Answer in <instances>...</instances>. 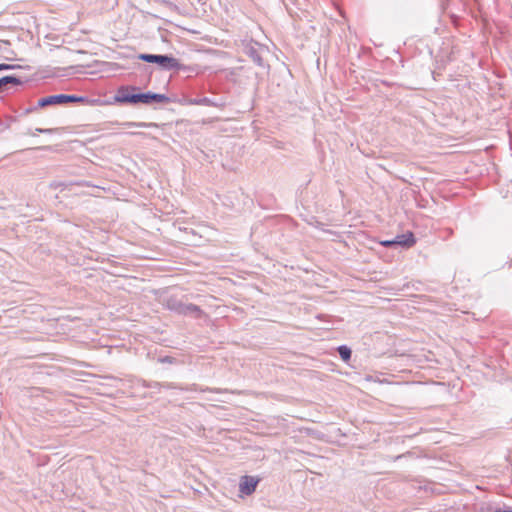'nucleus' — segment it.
Here are the masks:
<instances>
[{
	"mask_svg": "<svg viewBox=\"0 0 512 512\" xmlns=\"http://www.w3.org/2000/svg\"><path fill=\"white\" fill-rule=\"evenodd\" d=\"M258 484V480L252 476H243L239 483V491L241 494L250 495L252 494Z\"/></svg>",
	"mask_w": 512,
	"mask_h": 512,
	"instance_id": "3",
	"label": "nucleus"
},
{
	"mask_svg": "<svg viewBox=\"0 0 512 512\" xmlns=\"http://www.w3.org/2000/svg\"><path fill=\"white\" fill-rule=\"evenodd\" d=\"M14 68H16L15 65L6 64V63L0 64V71H2V70H11V69H14Z\"/></svg>",
	"mask_w": 512,
	"mask_h": 512,
	"instance_id": "13",
	"label": "nucleus"
},
{
	"mask_svg": "<svg viewBox=\"0 0 512 512\" xmlns=\"http://www.w3.org/2000/svg\"><path fill=\"white\" fill-rule=\"evenodd\" d=\"M338 353L344 361H348L351 358V350L345 345L338 347Z\"/></svg>",
	"mask_w": 512,
	"mask_h": 512,
	"instance_id": "9",
	"label": "nucleus"
},
{
	"mask_svg": "<svg viewBox=\"0 0 512 512\" xmlns=\"http://www.w3.org/2000/svg\"><path fill=\"white\" fill-rule=\"evenodd\" d=\"M393 242H395V245H399L403 248H410L412 247L416 240L412 232H408L406 234L397 235Z\"/></svg>",
	"mask_w": 512,
	"mask_h": 512,
	"instance_id": "5",
	"label": "nucleus"
},
{
	"mask_svg": "<svg viewBox=\"0 0 512 512\" xmlns=\"http://www.w3.org/2000/svg\"><path fill=\"white\" fill-rule=\"evenodd\" d=\"M178 313L182 315H192L195 318H200L203 315V311L199 306L192 303H178Z\"/></svg>",
	"mask_w": 512,
	"mask_h": 512,
	"instance_id": "4",
	"label": "nucleus"
},
{
	"mask_svg": "<svg viewBox=\"0 0 512 512\" xmlns=\"http://www.w3.org/2000/svg\"><path fill=\"white\" fill-rule=\"evenodd\" d=\"M37 133H43V134H51L54 132V129H42V128H37L35 130Z\"/></svg>",
	"mask_w": 512,
	"mask_h": 512,
	"instance_id": "14",
	"label": "nucleus"
},
{
	"mask_svg": "<svg viewBox=\"0 0 512 512\" xmlns=\"http://www.w3.org/2000/svg\"><path fill=\"white\" fill-rule=\"evenodd\" d=\"M381 244L385 247H391L395 245V242H393V240H386L382 241Z\"/></svg>",
	"mask_w": 512,
	"mask_h": 512,
	"instance_id": "16",
	"label": "nucleus"
},
{
	"mask_svg": "<svg viewBox=\"0 0 512 512\" xmlns=\"http://www.w3.org/2000/svg\"><path fill=\"white\" fill-rule=\"evenodd\" d=\"M23 81L16 76H4L0 78V91L8 84L21 85Z\"/></svg>",
	"mask_w": 512,
	"mask_h": 512,
	"instance_id": "7",
	"label": "nucleus"
},
{
	"mask_svg": "<svg viewBox=\"0 0 512 512\" xmlns=\"http://www.w3.org/2000/svg\"><path fill=\"white\" fill-rule=\"evenodd\" d=\"M137 57L144 62L156 63L164 70H179L182 67L176 58L169 55L141 53Z\"/></svg>",
	"mask_w": 512,
	"mask_h": 512,
	"instance_id": "2",
	"label": "nucleus"
},
{
	"mask_svg": "<svg viewBox=\"0 0 512 512\" xmlns=\"http://www.w3.org/2000/svg\"><path fill=\"white\" fill-rule=\"evenodd\" d=\"M124 127H157L158 125L156 123H147V122H125L122 124Z\"/></svg>",
	"mask_w": 512,
	"mask_h": 512,
	"instance_id": "8",
	"label": "nucleus"
},
{
	"mask_svg": "<svg viewBox=\"0 0 512 512\" xmlns=\"http://www.w3.org/2000/svg\"><path fill=\"white\" fill-rule=\"evenodd\" d=\"M57 104H63L62 94L44 97V98L39 99V101H38L39 107H47L50 105H57Z\"/></svg>",
	"mask_w": 512,
	"mask_h": 512,
	"instance_id": "6",
	"label": "nucleus"
},
{
	"mask_svg": "<svg viewBox=\"0 0 512 512\" xmlns=\"http://www.w3.org/2000/svg\"><path fill=\"white\" fill-rule=\"evenodd\" d=\"M500 512H512V511H511V510H509V511H500Z\"/></svg>",
	"mask_w": 512,
	"mask_h": 512,
	"instance_id": "19",
	"label": "nucleus"
},
{
	"mask_svg": "<svg viewBox=\"0 0 512 512\" xmlns=\"http://www.w3.org/2000/svg\"><path fill=\"white\" fill-rule=\"evenodd\" d=\"M163 387L167 388V389H171V388H178V386H176L175 384L173 383H166V384H163Z\"/></svg>",
	"mask_w": 512,
	"mask_h": 512,
	"instance_id": "17",
	"label": "nucleus"
},
{
	"mask_svg": "<svg viewBox=\"0 0 512 512\" xmlns=\"http://www.w3.org/2000/svg\"><path fill=\"white\" fill-rule=\"evenodd\" d=\"M186 390H194V391H196V390H198V388H197L196 384H193L190 388H187Z\"/></svg>",
	"mask_w": 512,
	"mask_h": 512,
	"instance_id": "18",
	"label": "nucleus"
},
{
	"mask_svg": "<svg viewBox=\"0 0 512 512\" xmlns=\"http://www.w3.org/2000/svg\"><path fill=\"white\" fill-rule=\"evenodd\" d=\"M193 103H195L197 105L217 106V104L215 102H213L210 98H207V97L195 100Z\"/></svg>",
	"mask_w": 512,
	"mask_h": 512,
	"instance_id": "11",
	"label": "nucleus"
},
{
	"mask_svg": "<svg viewBox=\"0 0 512 512\" xmlns=\"http://www.w3.org/2000/svg\"><path fill=\"white\" fill-rule=\"evenodd\" d=\"M139 88L136 86H121L118 88L114 102L121 104H152V103H167L169 98L164 94L153 92L139 93Z\"/></svg>",
	"mask_w": 512,
	"mask_h": 512,
	"instance_id": "1",
	"label": "nucleus"
},
{
	"mask_svg": "<svg viewBox=\"0 0 512 512\" xmlns=\"http://www.w3.org/2000/svg\"><path fill=\"white\" fill-rule=\"evenodd\" d=\"M62 99H63V104L69 103V102H84L85 101L84 97H78L75 95H65V94H62Z\"/></svg>",
	"mask_w": 512,
	"mask_h": 512,
	"instance_id": "10",
	"label": "nucleus"
},
{
	"mask_svg": "<svg viewBox=\"0 0 512 512\" xmlns=\"http://www.w3.org/2000/svg\"><path fill=\"white\" fill-rule=\"evenodd\" d=\"M200 391L204 392V391H210V392H216V393H224V392H227V390H222V389H209V388H201Z\"/></svg>",
	"mask_w": 512,
	"mask_h": 512,
	"instance_id": "15",
	"label": "nucleus"
},
{
	"mask_svg": "<svg viewBox=\"0 0 512 512\" xmlns=\"http://www.w3.org/2000/svg\"><path fill=\"white\" fill-rule=\"evenodd\" d=\"M178 303H181V302L178 301L177 299L170 298V299L167 300V307L170 310H173V311L178 313V309H177Z\"/></svg>",
	"mask_w": 512,
	"mask_h": 512,
	"instance_id": "12",
	"label": "nucleus"
}]
</instances>
